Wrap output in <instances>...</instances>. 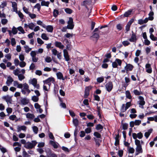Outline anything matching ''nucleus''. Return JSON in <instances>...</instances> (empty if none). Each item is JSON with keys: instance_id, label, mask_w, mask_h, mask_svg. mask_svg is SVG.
Returning a JSON list of instances; mask_svg holds the SVG:
<instances>
[{"instance_id": "obj_5", "label": "nucleus", "mask_w": 157, "mask_h": 157, "mask_svg": "<svg viewBox=\"0 0 157 157\" xmlns=\"http://www.w3.org/2000/svg\"><path fill=\"white\" fill-rule=\"evenodd\" d=\"M47 157H57V155L52 152L51 150L46 152Z\"/></svg>"}, {"instance_id": "obj_32", "label": "nucleus", "mask_w": 157, "mask_h": 157, "mask_svg": "<svg viewBox=\"0 0 157 157\" xmlns=\"http://www.w3.org/2000/svg\"><path fill=\"white\" fill-rule=\"evenodd\" d=\"M37 83V80L36 78H33L32 80L31 84L34 86H36Z\"/></svg>"}, {"instance_id": "obj_30", "label": "nucleus", "mask_w": 157, "mask_h": 157, "mask_svg": "<svg viewBox=\"0 0 157 157\" xmlns=\"http://www.w3.org/2000/svg\"><path fill=\"white\" fill-rule=\"evenodd\" d=\"M24 48L25 49V52L26 53H29V52L32 50V48H29V46L27 45L25 46Z\"/></svg>"}, {"instance_id": "obj_61", "label": "nucleus", "mask_w": 157, "mask_h": 157, "mask_svg": "<svg viewBox=\"0 0 157 157\" xmlns=\"http://www.w3.org/2000/svg\"><path fill=\"white\" fill-rule=\"evenodd\" d=\"M45 60L47 63H50L52 61L51 58L49 56H47L45 59Z\"/></svg>"}, {"instance_id": "obj_25", "label": "nucleus", "mask_w": 157, "mask_h": 157, "mask_svg": "<svg viewBox=\"0 0 157 157\" xmlns=\"http://www.w3.org/2000/svg\"><path fill=\"white\" fill-rule=\"evenodd\" d=\"M50 3L48 1L45 2V1H42L41 3V5L42 6H45L48 7Z\"/></svg>"}, {"instance_id": "obj_14", "label": "nucleus", "mask_w": 157, "mask_h": 157, "mask_svg": "<svg viewBox=\"0 0 157 157\" xmlns=\"http://www.w3.org/2000/svg\"><path fill=\"white\" fill-rule=\"evenodd\" d=\"M21 102L22 105H25L28 104L29 102V100L26 98H24L21 99Z\"/></svg>"}, {"instance_id": "obj_39", "label": "nucleus", "mask_w": 157, "mask_h": 157, "mask_svg": "<svg viewBox=\"0 0 157 157\" xmlns=\"http://www.w3.org/2000/svg\"><path fill=\"white\" fill-rule=\"evenodd\" d=\"M126 108L125 106V104H122V106L120 109L121 112L124 113L127 110H125Z\"/></svg>"}, {"instance_id": "obj_40", "label": "nucleus", "mask_w": 157, "mask_h": 157, "mask_svg": "<svg viewBox=\"0 0 157 157\" xmlns=\"http://www.w3.org/2000/svg\"><path fill=\"white\" fill-rule=\"evenodd\" d=\"M32 100L34 102H36L38 101L39 98L38 97L35 96H34L32 97Z\"/></svg>"}, {"instance_id": "obj_64", "label": "nucleus", "mask_w": 157, "mask_h": 157, "mask_svg": "<svg viewBox=\"0 0 157 157\" xmlns=\"http://www.w3.org/2000/svg\"><path fill=\"white\" fill-rule=\"evenodd\" d=\"M28 15L32 19H34L36 17V15L35 14L31 13H30Z\"/></svg>"}, {"instance_id": "obj_56", "label": "nucleus", "mask_w": 157, "mask_h": 157, "mask_svg": "<svg viewBox=\"0 0 157 157\" xmlns=\"http://www.w3.org/2000/svg\"><path fill=\"white\" fill-rule=\"evenodd\" d=\"M18 77L19 78V80L20 81L22 80L25 78V76L22 74L18 75Z\"/></svg>"}, {"instance_id": "obj_7", "label": "nucleus", "mask_w": 157, "mask_h": 157, "mask_svg": "<svg viewBox=\"0 0 157 157\" xmlns=\"http://www.w3.org/2000/svg\"><path fill=\"white\" fill-rule=\"evenodd\" d=\"M132 34L131 38L129 39L130 41L131 42H136L137 40L136 35L132 31Z\"/></svg>"}, {"instance_id": "obj_16", "label": "nucleus", "mask_w": 157, "mask_h": 157, "mask_svg": "<svg viewBox=\"0 0 157 157\" xmlns=\"http://www.w3.org/2000/svg\"><path fill=\"white\" fill-rule=\"evenodd\" d=\"M13 81L12 78L10 76H9L7 77V79L6 82V84L8 86H9Z\"/></svg>"}, {"instance_id": "obj_22", "label": "nucleus", "mask_w": 157, "mask_h": 157, "mask_svg": "<svg viewBox=\"0 0 157 157\" xmlns=\"http://www.w3.org/2000/svg\"><path fill=\"white\" fill-rule=\"evenodd\" d=\"M94 136L96 138H101V134L98 132H95L93 134Z\"/></svg>"}, {"instance_id": "obj_2", "label": "nucleus", "mask_w": 157, "mask_h": 157, "mask_svg": "<svg viewBox=\"0 0 157 157\" xmlns=\"http://www.w3.org/2000/svg\"><path fill=\"white\" fill-rule=\"evenodd\" d=\"M139 99L140 101H139L140 105V107H141L142 108H144L143 106L145 105V102L144 100V97L142 96H139Z\"/></svg>"}, {"instance_id": "obj_12", "label": "nucleus", "mask_w": 157, "mask_h": 157, "mask_svg": "<svg viewBox=\"0 0 157 157\" xmlns=\"http://www.w3.org/2000/svg\"><path fill=\"white\" fill-rule=\"evenodd\" d=\"M55 45L56 47L61 49H63L64 47V46L62 44L61 42L57 41H55Z\"/></svg>"}, {"instance_id": "obj_63", "label": "nucleus", "mask_w": 157, "mask_h": 157, "mask_svg": "<svg viewBox=\"0 0 157 157\" xmlns=\"http://www.w3.org/2000/svg\"><path fill=\"white\" fill-rule=\"evenodd\" d=\"M8 22V20L6 19H2L1 20L2 24L3 25L6 24Z\"/></svg>"}, {"instance_id": "obj_18", "label": "nucleus", "mask_w": 157, "mask_h": 157, "mask_svg": "<svg viewBox=\"0 0 157 157\" xmlns=\"http://www.w3.org/2000/svg\"><path fill=\"white\" fill-rule=\"evenodd\" d=\"M26 127L25 125L21 126H18L17 128V132H19L21 130L26 131Z\"/></svg>"}, {"instance_id": "obj_13", "label": "nucleus", "mask_w": 157, "mask_h": 157, "mask_svg": "<svg viewBox=\"0 0 157 157\" xmlns=\"http://www.w3.org/2000/svg\"><path fill=\"white\" fill-rule=\"evenodd\" d=\"M134 9H130L127 11H126L124 13V16L125 17H128L132 14V13Z\"/></svg>"}, {"instance_id": "obj_34", "label": "nucleus", "mask_w": 157, "mask_h": 157, "mask_svg": "<svg viewBox=\"0 0 157 157\" xmlns=\"http://www.w3.org/2000/svg\"><path fill=\"white\" fill-rule=\"evenodd\" d=\"M59 14V12L58 10H57L56 9H54L53 11V16L55 17H56Z\"/></svg>"}, {"instance_id": "obj_19", "label": "nucleus", "mask_w": 157, "mask_h": 157, "mask_svg": "<svg viewBox=\"0 0 157 157\" xmlns=\"http://www.w3.org/2000/svg\"><path fill=\"white\" fill-rule=\"evenodd\" d=\"M12 7L13 11L17 13V4L15 2H12Z\"/></svg>"}, {"instance_id": "obj_3", "label": "nucleus", "mask_w": 157, "mask_h": 157, "mask_svg": "<svg viewBox=\"0 0 157 157\" xmlns=\"http://www.w3.org/2000/svg\"><path fill=\"white\" fill-rule=\"evenodd\" d=\"M134 68V66L131 64L126 63V66L124 67V69L126 70L127 73L128 71H132Z\"/></svg>"}, {"instance_id": "obj_29", "label": "nucleus", "mask_w": 157, "mask_h": 157, "mask_svg": "<svg viewBox=\"0 0 157 157\" xmlns=\"http://www.w3.org/2000/svg\"><path fill=\"white\" fill-rule=\"evenodd\" d=\"M26 117L28 118L33 119L35 117V116L33 114L28 113L26 115Z\"/></svg>"}, {"instance_id": "obj_4", "label": "nucleus", "mask_w": 157, "mask_h": 157, "mask_svg": "<svg viewBox=\"0 0 157 157\" xmlns=\"http://www.w3.org/2000/svg\"><path fill=\"white\" fill-rule=\"evenodd\" d=\"M63 56L65 60L67 61H68L70 60V56L69 55L66 49H64L63 50Z\"/></svg>"}, {"instance_id": "obj_6", "label": "nucleus", "mask_w": 157, "mask_h": 157, "mask_svg": "<svg viewBox=\"0 0 157 157\" xmlns=\"http://www.w3.org/2000/svg\"><path fill=\"white\" fill-rule=\"evenodd\" d=\"M92 87L91 86H87L86 87L85 90V94L84 97L87 98L89 95V92L90 90L91 89Z\"/></svg>"}, {"instance_id": "obj_28", "label": "nucleus", "mask_w": 157, "mask_h": 157, "mask_svg": "<svg viewBox=\"0 0 157 157\" xmlns=\"http://www.w3.org/2000/svg\"><path fill=\"white\" fill-rule=\"evenodd\" d=\"M136 152H143V149L141 145L136 146Z\"/></svg>"}, {"instance_id": "obj_51", "label": "nucleus", "mask_w": 157, "mask_h": 157, "mask_svg": "<svg viewBox=\"0 0 157 157\" xmlns=\"http://www.w3.org/2000/svg\"><path fill=\"white\" fill-rule=\"evenodd\" d=\"M20 73V71L18 69H16L13 71V74L15 75L18 76V74Z\"/></svg>"}, {"instance_id": "obj_53", "label": "nucleus", "mask_w": 157, "mask_h": 157, "mask_svg": "<svg viewBox=\"0 0 157 157\" xmlns=\"http://www.w3.org/2000/svg\"><path fill=\"white\" fill-rule=\"evenodd\" d=\"M104 80L103 77H98L97 79V81L98 82L101 83Z\"/></svg>"}, {"instance_id": "obj_24", "label": "nucleus", "mask_w": 157, "mask_h": 157, "mask_svg": "<svg viewBox=\"0 0 157 157\" xmlns=\"http://www.w3.org/2000/svg\"><path fill=\"white\" fill-rule=\"evenodd\" d=\"M103 128V127L101 124H98L96 125L95 129L97 130H101V131H102Z\"/></svg>"}, {"instance_id": "obj_15", "label": "nucleus", "mask_w": 157, "mask_h": 157, "mask_svg": "<svg viewBox=\"0 0 157 157\" xmlns=\"http://www.w3.org/2000/svg\"><path fill=\"white\" fill-rule=\"evenodd\" d=\"M2 98L3 99L5 100L7 102H9L10 103H11L12 99L9 95H7L6 96H4Z\"/></svg>"}, {"instance_id": "obj_45", "label": "nucleus", "mask_w": 157, "mask_h": 157, "mask_svg": "<svg viewBox=\"0 0 157 157\" xmlns=\"http://www.w3.org/2000/svg\"><path fill=\"white\" fill-rule=\"evenodd\" d=\"M17 29L18 30L21 32L22 33L24 34L25 33L24 30L21 26L18 27L17 28Z\"/></svg>"}, {"instance_id": "obj_54", "label": "nucleus", "mask_w": 157, "mask_h": 157, "mask_svg": "<svg viewBox=\"0 0 157 157\" xmlns=\"http://www.w3.org/2000/svg\"><path fill=\"white\" fill-rule=\"evenodd\" d=\"M134 122L135 125H139L141 123V121L139 120H135Z\"/></svg>"}, {"instance_id": "obj_35", "label": "nucleus", "mask_w": 157, "mask_h": 157, "mask_svg": "<svg viewBox=\"0 0 157 157\" xmlns=\"http://www.w3.org/2000/svg\"><path fill=\"white\" fill-rule=\"evenodd\" d=\"M74 25L73 24L68 23V25L67 26V28L68 29H73Z\"/></svg>"}, {"instance_id": "obj_44", "label": "nucleus", "mask_w": 157, "mask_h": 157, "mask_svg": "<svg viewBox=\"0 0 157 157\" xmlns=\"http://www.w3.org/2000/svg\"><path fill=\"white\" fill-rule=\"evenodd\" d=\"M23 157H30V155H29L27 152L25 151V149L23 151Z\"/></svg>"}, {"instance_id": "obj_31", "label": "nucleus", "mask_w": 157, "mask_h": 157, "mask_svg": "<svg viewBox=\"0 0 157 157\" xmlns=\"http://www.w3.org/2000/svg\"><path fill=\"white\" fill-rule=\"evenodd\" d=\"M24 147L27 149H32L33 147L32 144L30 142H28L27 146H25Z\"/></svg>"}, {"instance_id": "obj_41", "label": "nucleus", "mask_w": 157, "mask_h": 157, "mask_svg": "<svg viewBox=\"0 0 157 157\" xmlns=\"http://www.w3.org/2000/svg\"><path fill=\"white\" fill-rule=\"evenodd\" d=\"M12 32L13 34H15L17 33V29L14 26H13L12 29Z\"/></svg>"}, {"instance_id": "obj_27", "label": "nucleus", "mask_w": 157, "mask_h": 157, "mask_svg": "<svg viewBox=\"0 0 157 157\" xmlns=\"http://www.w3.org/2000/svg\"><path fill=\"white\" fill-rule=\"evenodd\" d=\"M73 123L75 126L77 127L79 124V121L77 119H73Z\"/></svg>"}, {"instance_id": "obj_57", "label": "nucleus", "mask_w": 157, "mask_h": 157, "mask_svg": "<svg viewBox=\"0 0 157 157\" xmlns=\"http://www.w3.org/2000/svg\"><path fill=\"white\" fill-rule=\"evenodd\" d=\"M38 43L40 44H42L44 43V41L40 38H38L37 39Z\"/></svg>"}, {"instance_id": "obj_26", "label": "nucleus", "mask_w": 157, "mask_h": 157, "mask_svg": "<svg viewBox=\"0 0 157 157\" xmlns=\"http://www.w3.org/2000/svg\"><path fill=\"white\" fill-rule=\"evenodd\" d=\"M125 94L127 98L129 99H131L132 98L130 93L129 90H128L125 91Z\"/></svg>"}, {"instance_id": "obj_10", "label": "nucleus", "mask_w": 157, "mask_h": 157, "mask_svg": "<svg viewBox=\"0 0 157 157\" xmlns=\"http://www.w3.org/2000/svg\"><path fill=\"white\" fill-rule=\"evenodd\" d=\"M93 139L95 142L96 145L98 147H99L100 145V143L102 142V138H96L94 137Z\"/></svg>"}, {"instance_id": "obj_8", "label": "nucleus", "mask_w": 157, "mask_h": 157, "mask_svg": "<svg viewBox=\"0 0 157 157\" xmlns=\"http://www.w3.org/2000/svg\"><path fill=\"white\" fill-rule=\"evenodd\" d=\"M146 71L148 73H152V70L150 64L149 63H147L145 65Z\"/></svg>"}, {"instance_id": "obj_17", "label": "nucleus", "mask_w": 157, "mask_h": 157, "mask_svg": "<svg viewBox=\"0 0 157 157\" xmlns=\"http://www.w3.org/2000/svg\"><path fill=\"white\" fill-rule=\"evenodd\" d=\"M49 143L53 146L54 148L56 149L58 147V145H59V144L57 142H55L53 141L50 140Z\"/></svg>"}, {"instance_id": "obj_38", "label": "nucleus", "mask_w": 157, "mask_h": 157, "mask_svg": "<svg viewBox=\"0 0 157 157\" xmlns=\"http://www.w3.org/2000/svg\"><path fill=\"white\" fill-rule=\"evenodd\" d=\"M65 12L67 13L71 14L72 12V10L69 8H66L65 9Z\"/></svg>"}, {"instance_id": "obj_46", "label": "nucleus", "mask_w": 157, "mask_h": 157, "mask_svg": "<svg viewBox=\"0 0 157 157\" xmlns=\"http://www.w3.org/2000/svg\"><path fill=\"white\" fill-rule=\"evenodd\" d=\"M78 134V129L76 128L74 131V136H75V141H76L77 139H76V136Z\"/></svg>"}, {"instance_id": "obj_60", "label": "nucleus", "mask_w": 157, "mask_h": 157, "mask_svg": "<svg viewBox=\"0 0 157 157\" xmlns=\"http://www.w3.org/2000/svg\"><path fill=\"white\" fill-rule=\"evenodd\" d=\"M23 11L27 14H29L30 13L28 9L26 8L25 7H23Z\"/></svg>"}, {"instance_id": "obj_21", "label": "nucleus", "mask_w": 157, "mask_h": 157, "mask_svg": "<svg viewBox=\"0 0 157 157\" xmlns=\"http://www.w3.org/2000/svg\"><path fill=\"white\" fill-rule=\"evenodd\" d=\"M56 75L57 78L59 79H62L63 80H64V79L63 78V75L61 72H58L57 73Z\"/></svg>"}, {"instance_id": "obj_48", "label": "nucleus", "mask_w": 157, "mask_h": 157, "mask_svg": "<svg viewBox=\"0 0 157 157\" xmlns=\"http://www.w3.org/2000/svg\"><path fill=\"white\" fill-rule=\"evenodd\" d=\"M116 28L119 31L121 30L122 28V25L120 23L117 24L116 26Z\"/></svg>"}, {"instance_id": "obj_42", "label": "nucleus", "mask_w": 157, "mask_h": 157, "mask_svg": "<svg viewBox=\"0 0 157 157\" xmlns=\"http://www.w3.org/2000/svg\"><path fill=\"white\" fill-rule=\"evenodd\" d=\"M150 37L153 41L157 40V37L155 36L153 34H150Z\"/></svg>"}, {"instance_id": "obj_50", "label": "nucleus", "mask_w": 157, "mask_h": 157, "mask_svg": "<svg viewBox=\"0 0 157 157\" xmlns=\"http://www.w3.org/2000/svg\"><path fill=\"white\" fill-rule=\"evenodd\" d=\"M34 8H37L38 11H40V10L41 6L40 3H37L34 6Z\"/></svg>"}, {"instance_id": "obj_9", "label": "nucleus", "mask_w": 157, "mask_h": 157, "mask_svg": "<svg viewBox=\"0 0 157 157\" xmlns=\"http://www.w3.org/2000/svg\"><path fill=\"white\" fill-rule=\"evenodd\" d=\"M92 1L91 0H85L81 2L82 6H89L91 4Z\"/></svg>"}, {"instance_id": "obj_62", "label": "nucleus", "mask_w": 157, "mask_h": 157, "mask_svg": "<svg viewBox=\"0 0 157 157\" xmlns=\"http://www.w3.org/2000/svg\"><path fill=\"white\" fill-rule=\"evenodd\" d=\"M26 65V63L25 62L22 61V62H21L19 66L21 67H25Z\"/></svg>"}, {"instance_id": "obj_52", "label": "nucleus", "mask_w": 157, "mask_h": 157, "mask_svg": "<svg viewBox=\"0 0 157 157\" xmlns=\"http://www.w3.org/2000/svg\"><path fill=\"white\" fill-rule=\"evenodd\" d=\"M85 132L87 134L89 133H90L91 131V129L89 127L86 128L85 130Z\"/></svg>"}, {"instance_id": "obj_58", "label": "nucleus", "mask_w": 157, "mask_h": 157, "mask_svg": "<svg viewBox=\"0 0 157 157\" xmlns=\"http://www.w3.org/2000/svg\"><path fill=\"white\" fill-rule=\"evenodd\" d=\"M35 25L33 23H31L28 25V27L29 29L32 30L33 29V27Z\"/></svg>"}, {"instance_id": "obj_47", "label": "nucleus", "mask_w": 157, "mask_h": 157, "mask_svg": "<svg viewBox=\"0 0 157 157\" xmlns=\"http://www.w3.org/2000/svg\"><path fill=\"white\" fill-rule=\"evenodd\" d=\"M122 44L125 47L127 46L130 44V43L127 40H124L122 42Z\"/></svg>"}, {"instance_id": "obj_1", "label": "nucleus", "mask_w": 157, "mask_h": 157, "mask_svg": "<svg viewBox=\"0 0 157 157\" xmlns=\"http://www.w3.org/2000/svg\"><path fill=\"white\" fill-rule=\"evenodd\" d=\"M105 87L107 91L109 92H110L112 90L113 87L112 82L111 81L108 82L105 85Z\"/></svg>"}, {"instance_id": "obj_20", "label": "nucleus", "mask_w": 157, "mask_h": 157, "mask_svg": "<svg viewBox=\"0 0 157 157\" xmlns=\"http://www.w3.org/2000/svg\"><path fill=\"white\" fill-rule=\"evenodd\" d=\"M46 30L48 32L52 33L53 30V27L52 25H48L46 27Z\"/></svg>"}, {"instance_id": "obj_43", "label": "nucleus", "mask_w": 157, "mask_h": 157, "mask_svg": "<svg viewBox=\"0 0 157 157\" xmlns=\"http://www.w3.org/2000/svg\"><path fill=\"white\" fill-rule=\"evenodd\" d=\"M33 130L35 134H37L38 130V128L37 126H34L33 127Z\"/></svg>"}, {"instance_id": "obj_55", "label": "nucleus", "mask_w": 157, "mask_h": 157, "mask_svg": "<svg viewBox=\"0 0 157 157\" xmlns=\"http://www.w3.org/2000/svg\"><path fill=\"white\" fill-rule=\"evenodd\" d=\"M15 39L14 38H12L11 39V44L12 46H14L16 44Z\"/></svg>"}, {"instance_id": "obj_49", "label": "nucleus", "mask_w": 157, "mask_h": 157, "mask_svg": "<svg viewBox=\"0 0 157 157\" xmlns=\"http://www.w3.org/2000/svg\"><path fill=\"white\" fill-rule=\"evenodd\" d=\"M93 38L98 39L99 38V33H94L92 36Z\"/></svg>"}, {"instance_id": "obj_23", "label": "nucleus", "mask_w": 157, "mask_h": 157, "mask_svg": "<svg viewBox=\"0 0 157 157\" xmlns=\"http://www.w3.org/2000/svg\"><path fill=\"white\" fill-rule=\"evenodd\" d=\"M154 12L151 11H150L148 14V15L149 17H148L149 20L150 21H152L154 19V17L153 16L154 15Z\"/></svg>"}, {"instance_id": "obj_11", "label": "nucleus", "mask_w": 157, "mask_h": 157, "mask_svg": "<svg viewBox=\"0 0 157 157\" xmlns=\"http://www.w3.org/2000/svg\"><path fill=\"white\" fill-rule=\"evenodd\" d=\"M55 81L54 78L52 77H49L45 80L43 81L44 84H48L51 82H54Z\"/></svg>"}, {"instance_id": "obj_59", "label": "nucleus", "mask_w": 157, "mask_h": 157, "mask_svg": "<svg viewBox=\"0 0 157 157\" xmlns=\"http://www.w3.org/2000/svg\"><path fill=\"white\" fill-rule=\"evenodd\" d=\"M115 61L119 66H121L122 64V61L121 59H115Z\"/></svg>"}, {"instance_id": "obj_36", "label": "nucleus", "mask_w": 157, "mask_h": 157, "mask_svg": "<svg viewBox=\"0 0 157 157\" xmlns=\"http://www.w3.org/2000/svg\"><path fill=\"white\" fill-rule=\"evenodd\" d=\"M41 38L45 40H48L49 39V38L47 36L46 34L44 33L42 34Z\"/></svg>"}, {"instance_id": "obj_33", "label": "nucleus", "mask_w": 157, "mask_h": 157, "mask_svg": "<svg viewBox=\"0 0 157 157\" xmlns=\"http://www.w3.org/2000/svg\"><path fill=\"white\" fill-rule=\"evenodd\" d=\"M123 129L124 130H126L128 129V124L126 123H121Z\"/></svg>"}, {"instance_id": "obj_37", "label": "nucleus", "mask_w": 157, "mask_h": 157, "mask_svg": "<svg viewBox=\"0 0 157 157\" xmlns=\"http://www.w3.org/2000/svg\"><path fill=\"white\" fill-rule=\"evenodd\" d=\"M37 24L40 25H41L44 28H45L46 26L44 24H43V23L42 22L40 21V20H38L37 21Z\"/></svg>"}]
</instances>
